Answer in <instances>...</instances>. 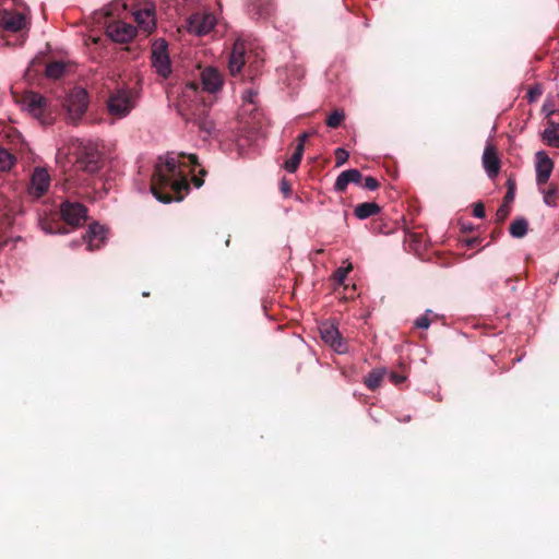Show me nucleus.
Returning a JSON list of instances; mask_svg holds the SVG:
<instances>
[{
    "instance_id": "1",
    "label": "nucleus",
    "mask_w": 559,
    "mask_h": 559,
    "mask_svg": "<svg viewBox=\"0 0 559 559\" xmlns=\"http://www.w3.org/2000/svg\"><path fill=\"white\" fill-rule=\"evenodd\" d=\"M199 165L194 154L170 152L159 156L152 175V194L165 204L182 201L190 191L188 177Z\"/></svg>"
},
{
    "instance_id": "2",
    "label": "nucleus",
    "mask_w": 559,
    "mask_h": 559,
    "mask_svg": "<svg viewBox=\"0 0 559 559\" xmlns=\"http://www.w3.org/2000/svg\"><path fill=\"white\" fill-rule=\"evenodd\" d=\"M202 90L198 83L189 82L185 85L177 103V111L187 123L197 127L204 140L215 136L216 129L210 116V106L203 98L202 93L215 94L223 87L224 80L221 72L206 67L200 74Z\"/></svg>"
},
{
    "instance_id": "3",
    "label": "nucleus",
    "mask_w": 559,
    "mask_h": 559,
    "mask_svg": "<svg viewBox=\"0 0 559 559\" xmlns=\"http://www.w3.org/2000/svg\"><path fill=\"white\" fill-rule=\"evenodd\" d=\"M138 94L132 88H118L107 99V109L116 119L126 118L136 106Z\"/></svg>"
},
{
    "instance_id": "4",
    "label": "nucleus",
    "mask_w": 559,
    "mask_h": 559,
    "mask_svg": "<svg viewBox=\"0 0 559 559\" xmlns=\"http://www.w3.org/2000/svg\"><path fill=\"white\" fill-rule=\"evenodd\" d=\"M103 165L102 153L97 146L92 143H81L76 157V167L87 174H96Z\"/></svg>"
},
{
    "instance_id": "5",
    "label": "nucleus",
    "mask_w": 559,
    "mask_h": 559,
    "mask_svg": "<svg viewBox=\"0 0 559 559\" xmlns=\"http://www.w3.org/2000/svg\"><path fill=\"white\" fill-rule=\"evenodd\" d=\"M152 67L163 79H167L171 74V63L167 52V43L164 39H158L153 44Z\"/></svg>"
},
{
    "instance_id": "6",
    "label": "nucleus",
    "mask_w": 559,
    "mask_h": 559,
    "mask_svg": "<svg viewBox=\"0 0 559 559\" xmlns=\"http://www.w3.org/2000/svg\"><path fill=\"white\" fill-rule=\"evenodd\" d=\"M64 106L73 122L78 121L86 111L88 106V95L84 88H74L71 91L64 102Z\"/></svg>"
},
{
    "instance_id": "7",
    "label": "nucleus",
    "mask_w": 559,
    "mask_h": 559,
    "mask_svg": "<svg viewBox=\"0 0 559 559\" xmlns=\"http://www.w3.org/2000/svg\"><path fill=\"white\" fill-rule=\"evenodd\" d=\"M108 230L105 226L99 225L98 223H93L90 225L86 234L82 237V240L71 241L70 246L72 248L79 247L82 242L86 243V249L88 251H95L100 249L106 240H107Z\"/></svg>"
},
{
    "instance_id": "8",
    "label": "nucleus",
    "mask_w": 559,
    "mask_h": 559,
    "mask_svg": "<svg viewBox=\"0 0 559 559\" xmlns=\"http://www.w3.org/2000/svg\"><path fill=\"white\" fill-rule=\"evenodd\" d=\"M215 16L207 11L191 14L187 20L188 31L197 36L210 33L215 26Z\"/></svg>"
},
{
    "instance_id": "9",
    "label": "nucleus",
    "mask_w": 559,
    "mask_h": 559,
    "mask_svg": "<svg viewBox=\"0 0 559 559\" xmlns=\"http://www.w3.org/2000/svg\"><path fill=\"white\" fill-rule=\"evenodd\" d=\"M62 219L72 226H80L85 223L87 217L86 207L79 202L66 201L60 207Z\"/></svg>"
},
{
    "instance_id": "10",
    "label": "nucleus",
    "mask_w": 559,
    "mask_h": 559,
    "mask_svg": "<svg viewBox=\"0 0 559 559\" xmlns=\"http://www.w3.org/2000/svg\"><path fill=\"white\" fill-rule=\"evenodd\" d=\"M50 175L45 167H35L28 187L29 195L39 199L46 194L50 187Z\"/></svg>"
},
{
    "instance_id": "11",
    "label": "nucleus",
    "mask_w": 559,
    "mask_h": 559,
    "mask_svg": "<svg viewBox=\"0 0 559 559\" xmlns=\"http://www.w3.org/2000/svg\"><path fill=\"white\" fill-rule=\"evenodd\" d=\"M106 33L114 41L124 44L135 37L136 28L123 21H114L107 25Z\"/></svg>"
},
{
    "instance_id": "12",
    "label": "nucleus",
    "mask_w": 559,
    "mask_h": 559,
    "mask_svg": "<svg viewBox=\"0 0 559 559\" xmlns=\"http://www.w3.org/2000/svg\"><path fill=\"white\" fill-rule=\"evenodd\" d=\"M536 183L543 186L547 183L554 170V162L545 151H538L535 155Z\"/></svg>"
},
{
    "instance_id": "13",
    "label": "nucleus",
    "mask_w": 559,
    "mask_h": 559,
    "mask_svg": "<svg viewBox=\"0 0 559 559\" xmlns=\"http://www.w3.org/2000/svg\"><path fill=\"white\" fill-rule=\"evenodd\" d=\"M321 338L338 354L346 352V345L343 343L338 329L332 323H322L319 328Z\"/></svg>"
},
{
    "instance_id": "14",
    "label": "nucleus",
    "mask_w": 559,
    "mask_h": 559,
    "mask_svg": "<svg viewBox=\"0 0 559 559\" xmlns=\"http://www.w3.org/2000/svg\"><path fill=\"white\" fill-rule=\"evenodd\" d=\"M246 44L241 39H237L234 43L229 60H228V69L231 75H237L241 72L246 63Z\"/></svg>"
},
{
    "instance_id": "15",
    "label": "nucleus",
    "mask_w": 559,
    "mask_h": 559,
    "mask_svg": "<svg viewBox=\"0 0 559 559\" xmlns=\"http://www.w3.org/2000/svg\"><path fill=\"white\" fill-rule=\"evenodd\" d=\"M481 160L487 176L491 179L496 178L500 171V159L492 144H486Z\"/></svg>"
},
{
    "instance_id": "16",
    "label": "nucleus",
    "mask_w": 559,
    "mask_h": 559,
    "mask_svg": "<svg viewBox=\"0 0 559 559\" xmlns=\"http://www.w3.org/2000/svg\"><path fill=\"white\" fill-rule=\"evenodd\" d=\"M0 23L3 29L16 33L25 28L26 16L22 12L4 10Z\"/></svg>"
},
{
    "instance_id": "17",
    "label": "nucleus",
    "mask_w": 559,
    "mask_h": 559,
    "mask_svg": "<svg viewBox=\"0 0 559 559\" xmlns=\"http://www.w3.org/2000/svg\"><path fill=\"white\" fill-rule=\"evenodd\" d=\"M138 26L150 34L156 28L155 9L154 7H145L133 13Z\"/></svg>"
},
{
    "instance_id": "18",
    "label": "nucleus",
    "mask_w": 559,
    "mask_h": 559,
    "mask_svg": "<svg viewBox=\"0 0 559 559\" xmlns=\"http://www.w3.org/2000/svg\"><path fill=\"white\" fill-rule=\"evenodd\" d=\"M362 175L358 169L352 168L342 171L334 183V190L336 192H344L349 183L357 186L361 185Z\"/></svg>"
},
{
    "instance_id": "19",
    "label": "nucleus",
    "mask_w": 559,
    "mask_h": 559,
    "mask_svg": "<svg viewBox=\"0 0 559 559\" xmlns=\"http://www.w3.org/2000/svg\"><path fill=\"white\" fill-rule=\"evenodd\" d=\"M24 106L32 116L40 118L47 106V99L38 93L31 92L24 97Z\"/></svg>"
},
{
    "instance_id": "20",
    "label": "nucleus",
    "mask_w": 559,
    "mask_h": 559,
    "mask_svg": "<svg viewBox=\"0 0 559 559\" xmlns=\"http://www.w3.org/2000/svg\"><path fill=\"white\" fill-rule=\"evenodd\" d=\"M249 12L258 17L265 19L273 11L272 0H248Z\"/></svg>"
},
{
    "instance_id": "21",
    "label": "nucleus",
    "mask_w": 559,
    "mask_h": 559,
    "mask_svg": "<svg viewBox=\"0 0 559 559\" xmlns=\"http://www.w3.org/2000/svg\"><path fill=\"white\" fill-rule=\"evenodd\" d=\"M542 138L549 146L559 148V123L549 121Z\"/></svg>"
},
{
    "instance_id": "22",
    "label": "nucleus",
    "mask_w": 559,
    "mask_h": 559,
    "mask_svg": "<svg viewBox=\"0 0 559 559\" xmlns=\"http://www.w3.org/2000/svg\"><path fill=\"white\" fill-rule=\"evenodd\" d=\"M380 210V206L376 202H364L355 206L354 214L358 219H366L377 215Z\"/></svg>"
},
{
    "instance_id": "23",
    "label": "nucleus",
    "mask_w": 559,
    "mask_h": 559,
    "mask_svg": "<svg viewBox=\"0 0 559 559\" xmlns=\"http://www.w3.org/2000/svg\"><path fill=\"white\" fill-rule=\"evenodd\" d=\"M384 374H385V370L384 369H374V370H372L365 378L366 386L369 390L374 391L376 389L379 388V385H380Z\"/></svg>"
},
{
    "instance_id": "24",
    "label": "nucleus",
    "mask_w": 559,
    "mask_h": 559,
    "mask_svg": "<svg viewBox=\"0 0 559 559\" xmlns=\"http://www.w3.org/2000/svg\"><path fill=\"white\" fill-rule=\"evenodd\" d=\"M528 230V223L525 218H516L510 225V234L514 238H523Z\"/></svg>"
},
{
    "instance_id": "25",
    "label": "nucleus",
    "mask_w": 559,
    "mask_h": 559,
    "mask_svg": "<svg viewBox=\"0 0 559 559\" xmlns=\"http://www.w3.org/2000/svg\"><path fill=\"white\" fill-rule=\"evenodd\" d=\"M302 155L304 152L301 151L300 146L296 147L294 154L284 164L285 170L290 174L295 173L301 162Z\"/></svg>"
},
{
    "instance_id": "26",
    "label": "nucleus",
    "mask_w": 559,
    "mask_h": 559,
    "mask_svg": "<svg viewBox=\"0 0 559 559\" xmlns=\"http://www.w3.org/2000/svg\"><path fill=\"white\" fill-rule=\"evenodd\" d=\"M15 162V157L8 150L0 146V171L10 170Z\"/></svg>"
},
{
    "instance_id": "27",
    "label": "nucleus",
    "mask_w": 559,
    "mask_h": 559,
    "mask_svg": "<svg viewBox=\"0 0 559 559\" xmlns=\"http://www.w3.org/2000/svg\"><path fill=\"white\" fill-rule=\"evenodd\" d=\"M66 66L63 62L55 61L46 67V75L49 79L57 80L64 73Z\"/></svg>"
},
{
    "instance_id": "28",
    "label": "nucleus",
    "mask_w": 559,
    "mask_h": 559,
    "mask_svg": "<svg viewBox=\"0 0 559 559\" xmlns=\"http://www.w3.org/2000/svg\"><path fill=\"white\" fill-rule=\"evenodd\" d=\"M544 202L548 206L556 207L559 204L558 191L556 188H549L548 190H543Z\"/></svg>"
},
{
    "instance_id": "29",
    "label": "nucleus",
    "mask_w": 559,
    "mask_h": 559,
    "mask_svg": "<svg viewBox=\"0 0 559 559\" xmlns=\"http://www.w3.org/2000/svg\"><path fill=\"white\" fill-rule=\"evenodd\" d=\"M345 114L343 110H334L326 119V126L329 128H337L344 120Z\"/></svg>"
},
{
    "instance_id": "30",
    "label": "nucleus",
    "mask_w": 559,
    "mask_h": 559,
    "mask_svg": "<svg viewBox=\"0 0 559 559\" xmlns=\"http://www.w3.org/2000/svg\"><path fill=\"white\" fill-rule=\"evenodd\" d=\"M543 88L539 84H535L531 86L527 91L526 98L530 104L537 102V99L542 96Z\"/></svg>"
},
{
    "instance_id": "31",
    "label": "nucleus",
    "mask_w": 559,
    "mask_h": 559,
    "mask_svg": "<svg viewBox=\"0 0 559 559\" xmlns=\"http://www.w3.org/2000/svg\"><path fill=\"white\" fill-rule=\"evenodd\" d=\"M352 270V265L338 267L334 273V280L338 284H343L348 272Z\"/></svg>"
},
{
    "instance_id": "32",
    "label": "nucleus",
    "mask_w": 559,
    "mask_h": 559,
    "mask_svg": "<svg viewBox=\"0 0 559 559\" xmlns=\"http://www.w3.org/2000/svg\"><path fill=\"white\" fill-rule=\"evenodd\" d=\"M348 152L342 147L335 150L336 166L340 167L348 159Z\"/></svg>"
},
{
    "instance_id": "33",
    "label": "nucleus",
    "mask_w": 559,
    "mask_h": 559,
    "mask_svg": "<svg viewBox=\"0 0 559 559\" xmlns=\"http://www.w3.org/2000/svg\"><path fill=\"white\" fill-rule=\"evenodd\" d=\"M360 186L369 191H374L379 187V181L374 177H367Z\"/></svg>"
},
{
    "instance_id": "34",
    "label": "nucleus",
    "mask_w": 559,
    "mask_h": 559,
    "mask_svg": "<svg viewBox=\"0 0 559 559\" xmlns=\"http://www.w3.org/2000/svg\"><path fill=\"white\" fill-rule=\"evenodd\" d=\"M429 325H430V319L427 317V314L420 316L415 321V326L418 328V329L426 330V329L429 328Z\"/></svg>"
},
{
    "instance_id": "35",
    "label": "nucleus",
    "mask_w": 559,
    "mask_h": 559,
    "mask_svg": "<svg viewBox=\"0 0 559 559\" xmlns=\"http://www.w3.org/2000/svg\"><path fill=\"white\" fill-rule=\"evenodd\" d=\"M473 215L477 218H484L485 217V206L483 203L478 202L474 204L473 207Z\"/></svg>"
},
{
    "instance_id": "36",
    "label": "nucleus",
    "mask_w": 559,
    "mask_h": 559,
    "mask_svg": "<svg viewBox=\"0 0 559 559\" xmlns=\"http://www.w3.org/2000/svg\"><path fill=\"white\" fill-rule=\"evenodd\" d=\"M391 382L394 384H401L406 380V377L396 372H391L389 374Z\"/></svg>"
},
{
    "instance_id": "37",
    "label": "nucleus",
    "mask_w": 559,
    "mask_h": 559,
    "mask_svg": "<svg viewBox=\"0 0 559 559\" xmlns=\"http://www.w3.org/2000/svg\"><path fill=\"white\" fill-rule=\"evenodd\" d=\"M310 136V133L309 132H304L301 133L299 136H298V143L296 145V147H299L301 148V151L304 152L305 151V142L307 141V139Z\"/></svg>"
},
{
    "instance_id": "38",
    "label": "nucleus",
    "mask_w": 559,
    "mask_h": 559,
    "mask_svg": "<svg viewBox=\"0 0 559 559\" xmlns=\"http://www.w3.org/2000/svg\"><path fill=\"white\" fill-rule=\"evenodd\" d=\"M508 215V209L506 205H502L497 211V216L499 219H503Z\"/></svg>"
},
{
    "instance_id": "39",
    "label": "nucleus",
    "mask_w": 559,
    "mask_h": 559,
    "mask_svg": "<svg viewBox=\"0 0 559 559\" xmlns=\"http://www.w3.org/2000/svg\"><path fill=\"white\" fill-rule=\"evenodd\" d=\"M281 191H282L285 195H287V194H288V192L290 191L289 185H288V182H287L286 180H282V182H281Z\"/></svg>"
},
{
    "instance_id": "40",
    "label": "nucleus",
    "mask_w": 559,
    "mask_h": 559,
    "mask_svg": "<svg viewBox=\"0 0 559 559\" xmlns=\"http://www.w3.org/2000/svg\"><path fill=\"white\" fill-rule=\"evenodd\" d=\"M192 182H193V185H194V187H195V188H200V187H202V186H203V182H204V181H203V179H202V178H199V177H197V176H193V177H192Z\"/></svg>"
},
{
    "instance_id": "41",
    "label": "nucleus",
    "mask_w": 559,
    "mask_h": 559,
    "mask_svg": "<svg viewBox=\"0 0 559 559\" xmlns=\"http://www.w3.org/2000/svg\"><path fill=\"white\" fill-rule=\"evenodd\" d=\"M504 199H506V201H510V202L513 201V199H514V191H513L512 187L509 188Z\"/></svg>"
},
{
    "instance_id": "42",
    "label": "nucleus",
    "mask_w": 559,
    "mask_h": 559,
    "mask_svg": "<svg viewBox=\"0 0 559 559\" xmlns=\"http://www.w3.org/2000/svg\"><path fill=\"white\" fill-rule=\"evenodd\" d=\"M543 111L546 114L547 117L554 114V110L549 108L547 104L543 106Z\"/></svg>"
},
{
    "instance_id": "43",
    "label": "nucleus",
    "mask_w": 559,
    "mask_h": 559,
    "mask_svg": "<svg viewBox=\"0 0 559 559\" xmlns=\"http://www.w3.org/2000/svg\"><path fill=\"white\" fill-rule=\"evenodd\" d=\"M202 176H205L206 171L205 169L201 168L200 171H199Z\"/></svg>"
},
{
    "instance_id": "44",
    "label": "nucleus",
    "mask_w": 559,
    "mask_h": 559,
    "mask_svg": "<svg viewBox=\"0 0 559 559\" xmlns=\"http://www.w3.org/2000/svg\"><path fill=\"white\" fill-rule=\"evenodd\" d=\"M45 231H46L47 234H52V233H53L51 229H46V228H45Z\"/></svg>"
},
{
    "instance_id": "45",
    "label": "nucleus",
    "mask_w": 559,
    "mask_h": 559,
    "mask_svg": "<svg viewBox=\"0 0 559 559\" xmlns=\"http://www.w3.org/2000/svg\"><path fill=\"white\" fill-rule=\"evenodd\" d=\"M142 295H143L144 297H146V296H148V293L144 292Z\"/></svg>"
}]
</instances>
